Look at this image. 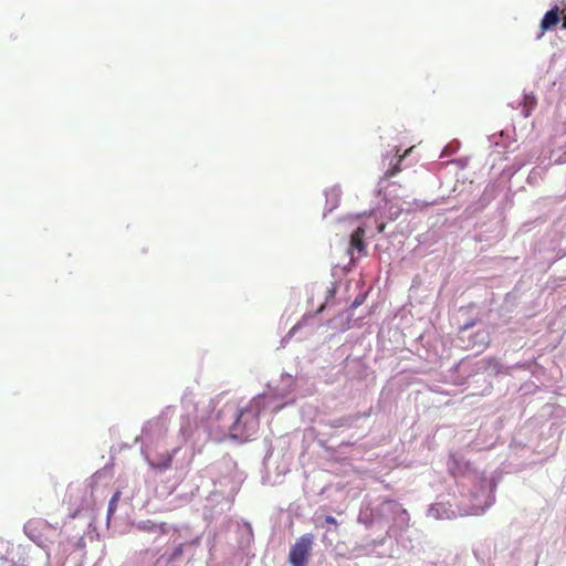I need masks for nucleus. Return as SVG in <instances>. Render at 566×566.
Masks as SVG:
<instances>
[{"instance_id": "nucleus-5", "label": "nucleus", "mask_w": 566, "mask_h": 566, "mask_svg": "<svg viewBox=\"0 0 566 566\" xmlns=\"http://www.w3.org/2000/svg\"><path fill=\"white\" fill-rule=\"evenodd\" d=\"M559 22V9L558 7H554L549 11L545 13L541 21V34L538 38H541L547 30H551L557 23Z\"/></svg>"}, {"instance_id": "nucleus-7", "label": "nucleus", "mask_w": 566, "mask_h": 566, "mask_svg": "<svg viewBox=\"0 0 566 566\" xmlns=\"http://www.w3.org/2000/svg\"><path fill=\"white\" fill-rule=\"evenodd\" d=\"M9 545L0 541V566H19L9 558Z\"/></svg>"}, {"instance_id": "nucleus-14", "label": "nucleus", "mask_w": 566, "mask_h": 566, "mask_svg": "<svg viewBox=\"0 0 566 566\" xmlns=\"http://www.w3.org/2000/svg\"><path fill=\"white\" fill-rule=\"evenodd\" d=\"M384 229H385V226H384V224H381V226L379 227V232L384 231Z\"/></svg>"}, {"instance_id": "nucleus-4", "label": "nucleus", "mask_w": 566, "mask_h": 566, "mask_svg": "<svg viewBox=\"0 0 566 566\" xmlns=\"http://www.w3.org/2000/svg\"><path fill=\"white\" fill-rule=\"evenodd\" d=\"M365 229L358 227L350 235L349 253L356 250L359 254H366V244L364 241Z\"/></svg>"}, {"instance_id": "nucleus-1", "label": "nucleus", "mask_w": 566, "mask_h": 566, "mask_svg": "<svg viewBox=\"0 0 566 566\" xmlns=\"http://www.w3.org/2000/svg\"><path fill=\"white\" fill-rule=\"evenodd\" d=\"M263 406L260 397L250 400L245 407L238 410L237 418L230 428L233 439L247 440L259 428V417Z\"/></svg>"}, {"instance_id": "nucleus-6", "label": "nucleus", "mask_w": 566, "mask_h": 566, "mask_svg": "<svg viewBox=\"0 0 566 566\" xmlns=\"http://www.w3.org/2000/svg\"><path fill=\"white\" fill-rule=\"evenodd\" d=\"M489 342H490L489 334L486 332H484V331L476 332L473 335L471 347L476 348L479 352H482L483 349H485L488 347Z\"/></svg>"}, {"instance_id": "nucleus-13", "label": "nucleus", "mask_w": 566, "mask_h": 566, "mask_svg": "<svg viewBox=\"0 0 566 566\" xmlns=\"http://www.w3.org/2000/svg\"><path fill=\"white\" fill-rule=\"evenodd\" d=\"M563 28L566 29V15L563 19Z\"/></svg>"}, {"instance_id": "nucleus-8", "label": "nucleus", "mask_w": 566, "mask_h": 566, "mask_svg": "<svg viewBox=\"0 0 566 566\" xmlns=\"http://www.w3.org/2000/svg\"><path fill=\"white\" fill-rule=\"evenodd\" d=\"M120 496H122V492L120 491H116L109 503H108V510H107V514H108V518L115 513L116 509H117V503L118 501L120 500Z\"/></svg>"}, {"instance_id": "nucleus-12", "label": "nucleus", "mask_w": 566, "mask_h": 566, "mask_svg": "<svg viewBox=\"0 0 566 566\" xmlns=\"http://www.w3.org/2000/svg\"><path fill=\"white\" fill-rule=\"evenodd\" d=\"M325 522L328 523V524H337L336 518L334 516H332V515H327L325 517Z\"/></svg>"}, {"instance_id": "nucleus-3", "label": "nucleus", "mask_w": 566, "mask_h": 566, "mask_svg": "<svg viewBox=\"0 0 566 566\" xmlns=\"http://www.w3.org/2000/svg\"><path fill=\"white\" fill-rule=\"evenodd\" d=\"M314 544L313 534H304L296 539L289 553V562L292 566H306Z\"/></svg>"}, {"instance_id": "nucleus-11", "label": "nucleus", "mask_w": 566, "mask_h": 566, "mask_svg": "<svg viewBox=\"0 0 566 566\" xmlns=\"http://www.w3.org/2000/svg\"><path fill=\"white\" fill-rule=\"evenodd\" d=\"M171 461H172V459L170 457H168L164 463L155 464L154 462H150V465L153 468H156L161 471V470H166V469L170 468Z\"/></svg>"}, {"instance_id": "nucleus-2", "label": "nucleus", "mask_w": 566, "mask_h": 566, "mask_svg": "<svg viewBox=\"0 0 566 566\" xmlns=\"http://www.w3.org/2000/svg\"><path fill=\"white\" fill-rule=\"evenodd\" d=\"M59 530V526L52 525L43 518H32L24 525V532L28 537L40 547H46L49 544H52Z\"/></svg>"}, {"instance_id": "nucleus-10", "label": "nucleus", "mask_w": 566, "mask_h": 566, "mask_svg": "<svg viewBox=\"0 0 566 566\" xmlns=\"http://www.w3.org/2000/svg\"><path fill=\"white\" fill-rule=\"evenodd\" d=\"M184 554V544H179L168 558V562H175Z\"/></svg>"}, {"instance_id": "nucleus-9", "label": "nucleus", "mask_w": 566, "mask_h": 566, "mask_svg": "<svg viewBox=\"0 0 566 566\" xmlns=\"http://www.w3.org/2000/svg\"><path fill=\"white\" fill-rule=\"evenodd\" d=\"M412 148L408 149L405 151L403 155H400L396 165L391 168V169H388L386 172H385V178H391L392 176H395L397 172L400 171V167H399V163L402 160V158L409 153L411 151Z\"/></svg>"}]
</instances>
